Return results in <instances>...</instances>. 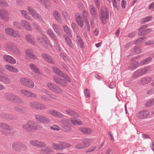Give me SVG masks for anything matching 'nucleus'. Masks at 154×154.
<instances>
[{
	"label": "nucleus",
	"instance_id": "e2e57ef3",
	"mask_svg": "<svg viewBox=\"0 0 154 154\" xmlns=\"http://www.w3.org/2000/svg\"><path fill=\"white\" fill-rule=\"evenodd\" d=\"M71 27L74 32L77 30L78 27L75 23H72L71 24Z\"/></svg>",
	"mask_w": 154,
	"mask_h": 154
},
{
	"label": "nucleus",
	"instance_id": "ea45409f",
	"mask_svg": "<svg viewBox=\"0 0 154 154\" xmlns=\"http://www.w3.org/2000/svg\"><path fill=\"white\" fill-rule=\"evenodd\" d=\"M63 28L66 34H68L69 36L72 37V35L70 33V30L67 26H63Z\"/></svg>",
	"mask_w": 154,
	"mask_h": 154
},
{
	"label": "nucleus",
	"instance_id": "4468645a",
	"mask_svg": "<svg viewBox=\"0 0 154 154\" xmlns=\"http://www.w3.org/2000/svg\"><path fill=\"white\" fill-rule=\"evenodd\" d=\"M149 115V113L148 111L143 110L137 113L136 116L137 118L140 119H143L147 117Z\"/></svg>",
	"mask_w": 154,
	"mask_h": 154
},
{
	"label": "nucleus",
	"instance_id": "5fc2aeb1",
	"mask_svg": "<svg viewBox=\"0 0 154 154\" xmlns=\"http://www.w3.org/2000/svg\"><path fill=\"white\" fill-rule=\"evenodd\" d=\"M85 146L83 144V143H79L77 144L76 145V147L78 149H82L85 148Z\"/></svg>",
	"mask_w": 154,
	"mask_h": 154
},
{
	"label": "nucleus",
	"instance_id": "a878e982",
	"mask_svg": "<svg viewBox=\"0 0 154 154\" xmlns=\"http://www.w3.org/2000/svg\"><path fill=\"white\" fill-rule=\"evenodd\" d=\"M20 12L22 15L25 18L29 20H32L31 18L27 14V12L26 11L24 10H20Z\"/></svg>",
	"mask_w": 154,
	"mask_h": 154
},
{
	"label": "nucleus",
	"instance_id": "3c124183",
	"mask_svg": "<svg viewBox=\"0 0 154 154\" xmlns=\"http://www.w3.org/2000/svg\"><path fill=\"white\" fill-rule=\"evenodd\" d=\"M150 69V68L149 66L146 67L141 69L143 75L146 73L147 72L149 71Z\"/></svg>",
	"mask_w": 154,
	"mask_h": 154
},
{
	"label": "nucleus",
	"instance_id": "412c9836",
	"mask_svg": "<svg viewBox=\"0 0 154 154\" xmlns=\"http://www.w3.org/2000/svg\"><path fill=\"white\" fill-rule=\"evenodd\" d=\"M26 54V57H28L33 59H35L37 58V56L34 55L32 53V51L31 50H27L25 51Z\"/></svg>",
	"mask_w": 154,
	"mask_h": 154
},
{
	"label": "nucleus",
	"instance_id": "6e6d98bb",
	"mask_svg": "<svg viewBox=\"0 0 154 154\" xmlns=\"http://www.w3.org/2000/svg\"><path fill=\"white\" fill-rule=\"evenodd\" d=\"M42 122L43 123H49L50 122V120L49 118L46 117L44 116Z\"/></svg>",
	"mask_w": 154,
	"mask_h": 154
},
{
	"label": "nucleus",
	"instance_id": "603ef678",
	"mask_svg": "<svg viewBox=\"0 0 154 154\" xmlns=\"http://www.w3.org/2000/svg\"><path fill=\"white\" fill-rule=\"evenodd\" d=\"M50 128L51 129L54 131H58L60 130V128L58 125H53L51 126Z\"/></svg>",
	"mask_w": 154,
	"mask_h": 154
},
{
	"label": "nucleus",
	"instance_id": "f704fd0d",
	"mask_svg": "<svg viewBox=\"0 0 154 154\" xmlns=\"http://www.w3.org/2000/svg\"><path fill=\"white\" fill-rule=\"evenodd\" d=\"M139 64L137 62H133L130 64L129 68L131 69H134L138 66Z\"/></svg>",
	"mask_w": 154,
	"mask_h": 154
},
{
	"label": "nucleus",
	"instance_id": "13d9d810",
	"mask_svg": "<svg viewBox=\"0 0 154 154\" xmlns=\"http://www.w3.org/2000/svg\"><path fill=\"white\" fill-rule=\"evenodd\" d=\"M107 1L109 2H112V3L113 6L116 8H117V4L116 2V0H107Z\"/></svg>",
	"mask_w": 154,
	"mask_h": 154
},
{
	"label": "nucleus",
	"instance_id": "37998d69",
	"mask_svg": "<svg viewBox=\"0 0 154 154\" xmlns=\"http://www.w3.org/2000/svg\"><path fill=\"white\" fill-rule=\"evenodd\" d=\"M90 142V140L88 139H85L83 140V144L85 148L89 145Z\"/></svg>",
	"mask_w": 154,
	"mask_h": 154
},
{
	"label": "nucleus",
	"instance_id": "a19ab883",
	"mask_svg": "<svg viewBox=\"0 0 154 154\" xmlns=\"http://www.w3.org/2000/svg\"><path fill=\"white\" fill-rule=\"evenodd\" d=\"M30 130H35L36 128V126L33 121H29Z\"/></svg>",
	"mask_w": 154,
	"mask_h": 154
},
{
	"label": "nucleus",
	"instance_id": "39448f33",
	"mask_svg": "<svg viewBox=\"0 0 154 154\" xmlns=\"http://www.w3.org/2000/svg\"><path fill=\"white\" fill-rule=\"evenodd\" d=\"M100 18L102 23L105 24L106 20L109 18V11L106 8H101Z\"/></svg>",
	"mask_w": 154,
	"mask_h": 154
},
{
	"label": "nucleus",
	"instance_id": "f8f14e48",
	"mask_svg": "<svg viewBox=\"0 0 154 154\" xmlns=\"http://www.w3.org/2000/svg\"><path fill=\"white\" fill-rule=\"evenodd\" d=\"M3 58L5 61L12 64H15L17 62L16 60L11 56L4 55L3 56Z\"/></svg>",
	"mask_w": 154,
	"mask_h": 154
},
{
	"label": "nucleus",
	"instance_id": "aec40b11",
	"mask_svg": "<svg viewBox=\"0 0 154 154\" xmlns=\"http://www.w3.org/2000/svg\"><path fill=\"white\" fill-rule=\"evenodd\" d=\"M20 24L26 30L28 31H31L32 30V28L31 26L29 25L27 21L25 20H22L21 21Z\"/></svg>",
	"mask_w": 154,
	"mask_h": 154
},
{
	"label": "nucleus",
	"instance_id": "774afa93",
	"mask_svg": "<svg viewBox=\"0 0 154 154\" xmlns=\"http://www.w3.org/2000/svg\"><path fill=\"white\" fill-rule=\"evenodd\" d=\"M134 51L135 53L137 54H139L141 52L140 49L137 47H135L134 48Z\"/></svg>",
	"mask_w": 154,
	"mask_h": 154
},
{
	"label": "nucleus",
	"instance_id": "1a4fd4ad",
	"mask_svg": "<svg viewBox=\"0 0 154 154\" xmlns=\"http://www.w3.org/2000/svg\"><path fill=\"white\" fill-rule=\"evenodd\" d=\"M6 99L11 102L18 103L20 100V98L16 95L11 93H8L5 95Z\"/></svg>",
	"mask_w": 154,
	"mask_h": 154
},
{
	"label": "nucleus",
	"instance_id": "49530a36",
	"mask_svg": "<svg viewBox=\"0 0 154 154\" xmlns=\"http://www.w3.org/2000/svg\"><path fill=\"white\" fill-rule=\"evenodd\" d=\"M63 123L65 126L70 125L72 124L71 123V118L70 120L67 119L64 120Z\"/></svg>",
	"mask_w": 154,
	"mask_h": 154
},
{
	"label": "nucleus",
	"instance_id": "20e7f679",
	"mask_svg": "<svg viewBox=\"0 0 154 154\" xmlns=\"http://www.w3.org/2000/svg\"><path fill=\"white\" fill-rule=\"evenodd\" d=\"M47 86L50 90L57 94H61L63 92L61 88L52 83H48Z\"/></svg>",
	"mask_w": 154,
	"mask_h": 154
},
{
	"label": "nucleus",
	"instance_id": "052dcab7",
	"mask_svg": "<svg viewBox=\"0 0 154 154\" xmlns=\"http://www.w3.org/2000/svg\"><path fill=\"white\" fill-rule=\"evenodd\" d=\"M20 150H24L26 149V146L22 143H20Z\"/></svg>",
	"mask_w": 154,
	"mask_h": 154
},
{
	"label": "nucleus",
	"instance_id": "6e6552de",
	"mask_svg": "<svg viewBox=\"0 0 154 154\" xmlns=\"http://www.w3.org/2000/svg\"><path fill=\"white\" fill-rule=\"evenodd\" d=\"M27 9L29 12V14H31L34 18L40 21L43 20L42 17L40 16L32 7L30 6H28Z\"/></svg>",
	"mask_w": 154,
	"mask_h": 154
},
{
	"label": "nucleus",
	"instance_id": "72a5a7b5",
	"mask_svg": "<svg viewBox=\"0 0 154 154\" xmlns=\"http://www.w3.org/2000/svg\"><path fill=\"white\" fill-rule=\"evenodd\" d=\"M52 147L57 150H62L63 149L62 145L59 144L53 143L52 144Z\"/></svg>",
	"mask_w": 154,
	"mask_h": 154
},
{
	"label": "nucleus",
	"instance_id": "b1692460",
	"mask_svg": "<svg viewBox=\"0 0 154 154\" xmlns=\"http://www.w3.org/2000/svg\"><path fill=\"white\" fill-rule=\"evenodd\" d=\"M53 27L55 31L57 33L58 35H60V34L62 32V31L58 25L54 24L53 26Z\"/></svg>",
	"mask_w": 154,
	"mask_h": 154
},
{
	"label": "nucleus",
	"instance_id": "dca6fc26",
	"mask_svg": "<svg viewBox=\"0 0 154 154\" xmlns=\"http://www.w3.org/2000/svg\"><path fill=\"white\" fill-rule=\"evenodd\" d=\"M30 143L32 146L38 147H43L45 146V144L44 143L35 140H31Z\"/></svg>",
	"mask_w": 154,
	"mask_h": 154
},
{
	"label": "nucleus",
	"instance_id": "f3484780",
	"mask_svg": "<svg viewBox=\"0 0 154 154\" xmlns=\"http://www.w3.org/2000/svg\"><path fill=\"white\" fill-rule=\"evenodd\" d=\"M20 92L23 94L26 97L35 98L36 97V95L32 92H30L25 89H22L20 90Z\"/></svg>",
	"mask_w": 154,
	"mask_h": 154
},
{
	"label": "nucleus",
	"instance_id": "79ce46f5",
	"mask_svg": "<svg viewBox=\"0 0 154 154\" xmlns=\"http://www.w3.org/2000/svg\"><path fill=\"white\" fill-rule=\"evenodd\" d=\"M53 15L57 20H59L61 17L60 14L57 11H54L53 12Z\"/></svg>",
	"mask_w": 154,
	"mask_h": 154
},
{
	"label": "nucleus",
	"instance_id": "338daca9",
	"mask_svg": "<svg viewBox=\"0 0 154 154\" xmlns=\"http://www.w3.org/2000/svg\"><path fill=\"white\" fill-rule=\"evenodd\" d=\"M43 1H41L40 2V3L42 4H43V2H44V4L46 6H48L50 4V2L49 0H43Z\"/></svg>",
	"mask_w": 154,
	"mask_h": 154
},
{
	"label": "nucleus",
	"instance_id": "7ed1b4c3",
	"mask_svg": "<svg viewBox=\"0 0 154 154\" xmlns=\"http://www.w3.org/2000/svg\"><path fill=\"white\" fill-rule=\"evenodd\" d=\"M29 66L31 70L37 74L34 75V78L37 80L40 79L41 78V73L36 65L33 63H30L29 64Z\"/></svg>",
	"mask_w": 154,
	"mask_h": 154
},
{
	"label": "nucleus",
	"instance_id": "c03bdc74",
	"mask_svg": "<svg viewBox=\"0 0 154 154\" xmlns=\"http://www.w3.org/2000/svg\"><path fill=\"white\" fill-rule=\"evenodd\" d=\"M151 60V58L150 57H148L141 61L140 62V64L141 65H143L144 64H147L148 63L150 62Z\"/></svg>",
	"mask_w": 154,
	"mask_h": 154
},
{
	"label": "nucleus",
	"instance_id": "8fccbe9b",
	"mask_svg": "<svg viewBox=\"0 0 154 154\" xmlns=\"http://www.w3.org/2000/svg\"><path fill=\"white\" fill-rule=\"evenodd\" d=\"M150 69V68L149 66L146 67L141 69L143 75L146 73L147 72L149 71Z\"/></svg>",
	"mask_w": 154,
	"mask_h": 154
},
{
	"label": "nucleus",
	"instance_id": "ddd939ff",
	"mask_svg": "<svg viewBox=\"0 0 154 154\" xmlns=\"http://www.w3.org/2000/svg\"><path fill=\"white\" fill-rule=\"evenodd\" d=\"M30 106L31 107L38 109H45V106L44 105L35 102H32L30 103Z\"/></svg>",
	"mask_w": 154,
	"mask_h": 154
},
{
	"label": "nucleus",
	"instance_id": "58836bf2",
	"mask_svg": "<svg viewBox=\"0 0 154 154\" xmlns=\"http://www.w3.org/2000/svg\"><path fill=\"white\" fill-rule=\"evenodd\" d=\"M20 143H17L15 142L12 145V147L13 149L16 151L20 150Z\"/></svg>",
	"mask_w": 154,
	"mask_h": 154
},
{
	"label": "nucleus",
	"instance_id": "393cba45",
	"mask_svg": "<svg viewBox=\"0 0 154 154\" xmlns=\"http://www.w3.org/2000/svg\"><path fill=\"white\" fill-rule=\"evenodd\" d=\"M79 130L85 134H90L92 132L91 129L89 128H80Z\"/></svg>",
	"mask_w": 154,
	"mask_h": 154
},
{
	"label": "nucleus",
	"instance_id": "9d476101",
	"mask_svg": "<svg viewBox=\"0 0 154 154\" xmlns=\"http://www.w3.org/2000/svg\"><path fill=\"white\" fill-rule=\"evenodd\" d=\"M5 31L7 35L14 37L17 38L20 36V35L17 31H14L12 29L10 28H6Z\"/></svg>",
	"mask_w": 154,
	"mask_h": 154
},
{
	"label": "nucleus",
	"instance_id": "7c9ffc66",
	"mask_svg": "<svg viewBox=\"0 0 154 154\" xmlns=\"http://www.w3.org/2000/svg\"><path fill=\"white\" fill-rule=\"evenodd\" d=\"M43 57L44 59L48 62L51 63H53L54 62V61L52 58L48 55L43 54Z\"/></svg>",
	"mask_w": 154,
	"mask_h": 154
},
{
	"label": "nucleus",
	"instance_id": "c756f323",
	"mask_svg": "<svg viewBox=\"0 0 154 154\" xmlns=\"http://www.w3.org/2000/svg\"><path fill=\"white\" fill-rule=\"evenodd\" d=\"M2 82L5 84H9L11 83V80L8 76L5 75Z\"/></svg>",
	"mask_w": 154,
	"mask_h": 154
},
{
	"label": "nucleus",
	"instance_id": "2eb2a0df",
	"mask_svg": "<svg viewBox=\"0 0 154 154\" xmlns=\"http://www.w3.org/2000/svg\"><path fill=\"white\" fill-rule=\"evenodd\" d=\"M75 19L78 25L81 27H82L84 26L83 20L82 17L79 13H77L75 15Z\"/></svg>",
	"mask_w": 154,
	"mask_h": 154
},
{
	"label": "nucleus",
	"instance_id": "6ab92c4d",
	"mask_svg": "<svg viewBox=\"0 0 154 154\" xmlns=\"http://www.w3.org/2000/svg\"><path fill=\"white\" fill-rule=\"evenodd\" d=\"M49 114L56 117L59 118L63 117V115L56 110H51L49 111Z\"/></svg>",
	"mask_w": 154,
	"mask_h": 154
},
{
	"label": "nucleus",
	"instance_id": "4d7b16f0",
	"mask_svg": "<svg viewBox=\"0 0 154 154\" xmlns=\"http://www.w3.org/2000/svg\"><path fill=\"white\" fill-rule=\"evenodd\" d=\"M12 51L15 53L17 54H20V51H19L18 48H16L15 46H13L12 49Z\"/></svg>",
	"mask_w": 154,
	"mask_h": 154
},
{
	"label": "nucleus",
	"instance_id": "c9c22d12",
	"mask_svg": "<svg viewBox=\"0 0 154 154\" xmlns=\"http://www.w3.org/2000/svg\"><path fill=\"white\" fill-rule=\"evenodd\" d=\"M43 92H44L46 94H48L49 97L51 98L56 99L57 97L56 95L53 94L51 93L49 91L45 89H43Z\"/></svg>",
	"mask_w": 154,
	"mask_h": 154
},
{
	"label": "nucleus",
	"instance_id": "bf43d9fd",
	"mask_svg": "<svg viewBox=\"0 0 154 154\" xmlns=\"http://www.w3.org/2000/svg\"><path fill=\"white\" fill-rule=\"evenodd\" d=\"M84 92L86 97H89L90 96V94L88 89H86L84 90Z\"/></svg>",
	"mask_w": 154,
	"mask_h": 154
},
{
	"label": "nucleus",
	"instance_id": "0e129e2a",
	"mask_svg": "<svg viewBox=\"0 0 154 154\" xmlns=\"http://www.w3.org/2000/svg\"><path fill=\"white\" fill-rule=\"evenodd\" d=\"M10 130H6L4 129L2 131V134L5 135H8L10 134L9 131Z\"/></svg>",
	"mask_w": 154,
	"mask_h": 154
},
{
	"label": "nucleus",
	"instance_id": "a211bd4d",
	"mask_svg": "<svg viewBox=\"0 0 154 154\" xmlns=\"http://www.w3.org/2000/svg\"><path fill=\"white\" fill-rule=\"evenodd\" d=\"M5 69L8 71L12 72L17 73L19 71L18 69L13 66L9 64H6L5 66Z\"/></svg>",
	"mask_w": 154,
	"mask_h": 154
},
{
	"label": "nucleus",
	"instance_id": "5701e85b",
	"mask_svg": "<svg viewBox=\"0 0 154 154\" xmlns=\"http://www.w3.org/2000/svg\"><path fill=\"white\" fill-rule=\"evenodd\" d=\"M89 9L91 14L93 17H97V13L96 10L94 6L91 5L89 7Z\"/></svg>",
	"mask_w": 154,
	"mask_h": 154
},
{
	"label": "nucleus",
	"instance_id": "4c0bfd02",
	"mask_svg": "<svg viewBox=\"0 0 154 154\" xmlns=\"http://www.w3.org/2000/svg\"><path fill=\"white\" fill-rule=\"evenodd\" d=\"M52 69L55 74L61 76H63L64 74L57 68L54 66L52 67Z\"/></svg>",
	"mask_w": 154,
	"mask_h": 154
},
{
	"label": "nucleus",
	"instance_id": "cd10ccee",
	"mask_svg": "<svg viewBox=\"0 0 154 154\" xmlns=\"http://www.w3.org/2000/svg\"><path fill=\"white\" fill-rule=\"evenodd\" d=\"M0 128L6 130H11L12 129V127L9 126L6 123H0Z\"/></svg>",
	"mask_w": 154,
	"mask_h": 154
},
{
	"label": "nucleus",
	"instance_id": "f257e3e1",
	"mask_svg": "<svg viewBox=\"0 0 154 154\" xmlns=\"http://www.w3.org/2000/svg\"><path fill=\"white\" fill-rule=\"evenodd\" d=\"M61 78L57 76H54V79L56 82L63 86H66L67 85V82H70V79L66 75L64 74L63 76H61Z\"/></svg>",
	"mask_w": 154,
	"mask_h": 154
},
{
	"label": "nucleus",
	"instance_id": "09e8293b",
	"mask_svg": "<svg viewBox=\"0 0 154 154\" xmlns=\"http://www.w3.org/2000/svg\"><path fill=\"white\" fill-rule=\"evenodd\" d=\"M44 116L42 115H37L35 116V118L37 120L42 122Z\"/></svg>",
	"mask_w": 154,
	"mask_h": 154
},
{
	"label": "nucleus",
	"instance_id": "a18cd8bd",
	"mask_svg": "<svg viewBox=\"0 0 154 154\" xmlns=\"http://www.w3.org/2000/svg\"><path fill=\"white\" fill-rule=\"evenodd\" d=\"M154 104V99H152L148 101L146 104V106L147 107H149Z\"/></svg>",
	"mask_w": 154,
	"mask_h": 154
},
{
	"label": "nucleus",
	"instance_id": "de8ad7c7",
	"mask_svg": "<svg viewBox=\"0 0 154 154\" xmlns=\"http://www.w3.org/2000/svg\"><path fill=\"white\" fill-rule=\"evenodd\" d=\"M48 34L53 39L56 40V37L54 36V35L52 31L50 29H49L48 30Z\"/></svg>",
	"mask_w": 154,
	"mask_h": 154
},
{
	"label": "nucleus",
	"instance_id": "680f3d73",
	"mask_svg": "<svg viewBox=\"0 0 154 154\" xmlns=\"http://www.w3.org/2000/svg\"><path fill=\"white\" fill-rule=\"evenodd\" d=\"M23 128L24 129L27 130H30L29 122L23 125Z\"/></svg>",
	"mask_w": 154,
	"mask_h": 154
},
{
	"label": "nucleus",
	"instance_id": "bb28decb",
	"mask_svg": "<svg viewBox=\"0 0 154 154\" xmlns=\"http://www.w3.org/2000/svg\"><path fill=\"white\" fill-rule=\"evenodd\" d=\"M66 112L67 114L72 116H73L75 118L79 116V115L77 113L72 110L67 109Z\"/></svg>",
	"mask_w": 154,
	"mask_h": 154
},
{
	"label": "nucleus",
	"instance_id": "864d4df0",
	"mask_svg": "<svg viewBox=\"0 0 154 154\" xmlns=\"http://www.w3.org/2000/svg\"><path fill=\"white\" fill-rule=\"evenodd\" d=\"M52 149L50 147H46L42 150L43 152L45 153H48L52 151Z\"/></svg>",
	"mask_w": 154,
	"mask_h": 154
},
{
	"label": "nucleus",
	"instance_id": "423d86ee",
	"mask_svg": "<svg viewBox=\"0 0 154 154\" xmlns=\"http://www.w3.org/2000/svg\"><path fill=\"white\" fill-rule=\"evenodd\" d=\"M37 40L40 45L45 47L47 46V45H50V43L48 41V38L44 35L38 37Z\"/></svg>",
	"mask_w": 154,
	"mask_h": 154
},
{
	"label": "nucleus",
	"instance_id": "0eeeda50",
	"mask_svg": "<svg viewBox=\"0 0 154 154\" xmlns=\"http://www.w3.org/2000/svg\"><path fill=\"white\" fill-rule=\"evenodd\" d=\"M27 9L29 12V14H31L34 18L40 21L43 20L42 17L40 16L32 7L30 6H28Z\"/></svg>",
	"mask_w": 154,
	"mask_h": 154
},
{
	"label": "nucleus",
	"instance_id": "e433bc0d",
	"mask_svg": "<svg viewBox=\"0 0 154 154\" xmlns=\"http://www.w3.org/2000/svg\"><path fill=\"white\" fill-rule=\"evenodd\" d=\"M71 123L72 124H78L81 125L82 124V122L79 119L75 118H71Z\"/></svg>",
	"mask_w": 154,
	"mask_h": 154
},
{
	"label": "nucleus",
	"instance_id": "69168bd1",
	"mask_svg": "<svg viewBox=\"0 0 154 154\" xmlns=\"http://www.w3.org/2000/svg\"><path fill=\"white\" fill-rule=\"evenodd\" d=\"M152 18L151 16H149L145 17L143 19V22H146L150 21Z\"/></svg>",
	"mask_w": 154,
	"mask_h": 154
},
{
	"label": "nucleus",
	"instance_id": "9b49d317",
	"mask_svg": "<svg viewBox=\"0 0 154 154\" xmlns=\"http://www.w3.org/2000/svg\"><path fill=\"white\" fill-rule=\"evenodd\" d=\"M0 16L4 21H7L9 19V14L8 11L5 10H1L0 11Z\"/></svg>",
	"mask_w": 154,
	"mask_h": 154
},
{
	"label": "nucleus",
	"instance_id": "f03ea898",
	"mask_svg": "<svg viewBox=\"0 0 154 154\" xmlns=\"http://www.w3.org/2000/svg\"><path fill=\"white\" fill-rule=\"evenodd\" d=\"M20 84L29 88H32L34 86V83L31 79L26 77H23L20 80Z\"/></svg>",
	"mask_w": 154,
	"mask_h": 154
},
{
	"label": "nucleus",
	"instance_id": "4be33fe9",
	"mask_svg": "<svg viewBox=\"0 0 154 154\" xmlns=\"http://www.w3.org/2000/svg\"><path fill=\"white\" fill-rule=\"evenodd\" d=\"M152 79L150 77L141 78L139 81V83L142 85H145L151 81Z\"/></svg>",
	"mask_w": 154,
	"mask_h": 154
},
{
	"label": "nucleus",
	"instance_id": "c85d7f7f",
	"mask_svg": "<svg viewBox=\"0 0 154 154\" xmlns=\"http://www.w3.org/2000/svg\"><path fill=\"white\" fill-rule=\"evenodd\" d=\"M25 38L28 42L32 44L34 43V39L32 35H27L25 36Z\"/></svg>",
	"mask_w": 154,
	"mask_h": 154
},
{
	"label": "nucleus",
	"instance_id": "2f4dec72",
	"mask_svg": "<svg viewBox=\"0 0 154 154\" xmlns=\"http://www.w3.org/2000/svg\"><path fill=\"white\" fill-rule=\"evenodd\" d=\"M63 37L65 39V42L67 45L70 47L72 48V45L71 39L66 35H63Z\"/></svg>",
	"mask_w": 154,
	"mask_h": 154
},
{
	"label": "nucleus",
	"instance_id": "473e14b6",
	"mask_svg": "<svg viewBox=\"0 0 154 154\" xmlns=\"http://www.w3.org/2000/svg\"><path fill=\"white\" fill-rule=\"evenodd\" d=\"M77 39V43L79 46L81 48H83L84 47V44L81 38L78 36Z\"/></svg>",
	"mask_w": 154,
	"mask_h": 154
}]
</instances>
